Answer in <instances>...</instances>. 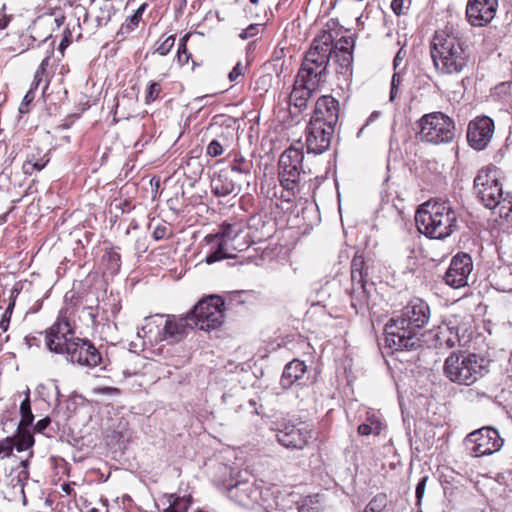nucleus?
Here are the masks:
<instances>
[{
  "label": "nucleus",
  "instance_id": "obj_1",
  "mask_svg": "<svg viewBox=\"0 0 512 512\" xmlns=\"http://www.w3.org/2000/svg\"><path fill=\"white\" fill-rule=\"evenodd\" d=\"M430 308L426 302L416 298L411 300L401 314L386 324V344L395 350H410L418 343V331L427 325Z\"/></svg>",
  "mask_w": 512,
  "mask_h": 512
},
{
  "label": "nucleus",
  "instance_id": "obj_2",
  "mask_svg": "<svg viewBox=\"0 0 512 512\" xmlns=\"http://www.w3.org/2000/svg\"><path fill=\"white\" fill-rule=\"evenodd\" d=\"M431 57L434 67L441 74L460 73L469 60L468 47L455 33L437 31L431 42Z\"/></svg>",
  "mask_w": 512,
  "mask_h": 512
},
{
  "label": "nucleus",
  "instance_id": "obj_3",
  "mask_svg": "<svg viewBox=\"0 0 512 512\" xmlns=\"http://www.w3.org/2000/svg\"><path fill=\"white\" fill-rule=\"evenodd\" d=\"M415 222L420 233L444 239L457 229V214L449 201H427L419 206Z\"/></svg>",
  "mask_w": 512,
  "mask_h": 512
},
{
  "label": "nucleus",
  "instance_id": "obj_4",
  "mask_svg": "<svg viewBox=\"0 0 512 512\" xmlns=\"http://www.w3.org/2000/svg\"><path fill=\"white\" fill-rule=\"evenodd\" d=\"M332 45L333 36L330 32H323L313 40L296 77L301 83L319 87L325 81Z\"/></svg>",
  "mask_w": 512,
  "mask_h": 512
},
{
  "label": "nucleus",
  "instance_id": "obj_5",
  "mask_svg": "<svg viewBox=\"0 0 512 512\" xmlns=\"http://www.w3.org/2000/svg\"><path fill=\"white\" fill-rule=\"evenodd\" d=\"M488 360L475 353H451L444 363V375L453 383L472 385L488 373Z\"/></svg>",
  "mask_w": 512,
  "mask_h": 512
},
{
  "label": "nucleus",
  "instance_id": "obj_6",
  "mask_svg": "<svg viewBox=\"0 0 512 512\" xmlns=\"http://www.w3.org/2000/svg\"><path fill=\"white\" fill-rule=\"evenodd\" d=\"M205 247L207 264L217 261L233 258L236 252L244 251L248 248L247 242L241 235L240 229L236 225L223 224L215 234L205 237Z\"/></svg>",
  "mask_w": 512,
  "mask_h": 512
},
{
  "label": "nucleus",
  "instance_id": "obj_7",
  "mask_svg": "<svg viewBox=\"0 0 512 512\" xmlns=\"http://www.w3.org/2000/svg\"><path fill=\"white\" fill-rule=\"evenodd\" d=\"M303 159L302 149L295 145L290 146L280 155L278 177L286 192L281 197L286 198L287 201L300 192V182L306 173L303 168Z\"/></svg>",
  "mask_w": 512,
  "mask_h": 512
},
{
  "label": "nucleus",
  "instance_id": "obj_8",
  "mask_svg": "<svg viewBox=\"0 0 512 512\" xmlns=\"http://www.w3.org/2000/svg\"><path fill=\"white\" fill-rule=\"evenodd\" d=\"M418 126L421 140L432 144L451 142L455 135L454 121L442 112L423 115Z\"/></svg>",
  "mask_w": 512,
  "mask_h": 512
},
{
  "label": "nucleus",
  "instance_id": "obj_9",
  "mask_svg": "<svg viewBox=\"0 0 512 512\" xmlns=\"http://www.w3.org/2000/svg\"><path fill=\"white\" fill-rule=\"evenodd\" d=\"M224 301L219 296H210L199 301L187 315L191 328L211 331L220 327L224 320Z\"/></svg>",
  "mask_w": 512,
  "mask_h": 512
},
{
  "label": "nucleus",
  "instance_id": "obj_10",
  "mask_svg": "<svg viewBox=\"0 0 512 512\" xmlns=\"http://www.w3.org/2000/svg\"><path fill=\"white\" fill-rule=\"evenodd\" d=\"M474 189L477 197L487 208L497 206L499 200L504 196L495 167L479 170L474 179Z\"/></svg>",
  "mask_w": 512,
  "mask_h": 512
},
{
  "label": "nucleus",
  "instance_id": "obj_11",
  "mask_svg": "<svg viewBox=\"0 0 512 512\" xmlns=\"http://www.w3.org/2000/svg\"><path fill=\"white\" fill-rule=\"evenodd\" d=\"M469 317L452 315L446 322L438 326L435 338L440 346L453 348L457 344L464 346L468 341V332L470 330Z\"/></svg>",
  "mask_w": 512,
  "mask_h": 512
},
{
  "label": "nucleus",
  "instance_id": "obj_12",
  "mask_svg": "<svg viewBox=\"0 0 512 512\" xmlns=\"http://www.w3.org/2000/svg\"><path fill=\"white\" fill-rule=\"evenodd\" d=\"M465 443L475 457H481L499 451L503 439L494 428L483 427L470 433Z\"/></svg>",
  "mask_w": 512,
  "mask_h": 512
},
{
  "label": "nucleus",
  "instance_id": "obj_13",
  "mask_svg": "<svg viewBox=\"0 0 512 512\" xmlns=\"http://www.w3.org/2000/svg\"><path fill=\"white\" fill-rule=\"evenodd\" d=\"M78 337L65 318H59L47 331H46V346L50 351L58 354H65L67 348L75 342Z\"/></svg>",
  "mask_w": 512,
  "mask_h": 512
},
{
  "label": "nucleus",
  "instance_id": "obj_14",
  "mask_svg": "<svg viewBox=\"0 0 512 512\" xmlns=\"http://www.w3.org/2000/svg\"><path fill=\"white\" fill-rule=\"evenodd\" d=\"M69 345L64 355L71 363L90 368L100 364L101 355L90 341L78 337L74 343Z\"/></svg>",
  "mask_w": 512,
  "mask_h": 512
},
{
  "label": "nucleus",
  "instance_id": "obj_15",
  "mask_svg": "<svg viewBox=\"0 0 512 512\" xmlns=\"http://www.w3.org/2000/svg\"><path fill=\"white\" fill-rule=\"evenodd\" d=\"M472 270L473 262L470 255L466 253L457 254L452 258L445 273V283L455 289L464 287L468 285Z\"/></svg>",
  "mask_w": 512,
  "mask_h": 512
},
{
  "label": "nucleus",
  "instance_id": "obj_16",
  "mask_svg": "<svg viewBox=\"0 0 512 512\" xmlns=\"http://www.w3.org/2000/svg\"><path fill=\"white\" fill-rule=\"evenodd\" d=\"M493 134V120L487 116L476 117L468 125L467 141L473 149L481 151L488 146Z\"/></svg>",
  "mask_w": 512,
  "mask_h": 512
},
{
  "label": "nucleus",
  "instance_id": "obj_17",
  "mask_svg": "<svg viewBox=\"0 0 512 512\" xmlns=\"http://www.w3.org/2000/svg\"><path fill=\"white\" fill-rule=\"evenodd\" d=\"M335 127L326 126L317 121L310 120L307 127L306 146L308 153L322 154L331 143Z\"/></svg>",
  "mask_w": 512,
  "mask_h": 512
},
{
  "label": "nucleus",
  "instance_id": "obj_18",
  "mask_svg": "<svg viewBox=\"0 0 512 512\" xmlns=\"http://www.w3.org/2000/svg\"><path fill=\"white\" fill-rule=\"evenodd\" d=\"M498 0H470L466 7V16L472 26L482 27L495 17Z\"/></svg>",
  "mask_w": 512,
  "mask_h": 512
},
{
  "label": "nucleus",
  "instance_id": "obj_19",
  "mask_svg": "<svg viewBox=\"0 0 512 512\" xmlns=\"http://www.w3.org/2000/svg\"><path fill=\"white\" fill-rule=\"evenodd\" d=\"M312 437V431L305 425H285L276 434L277 441L288 449H303Z\"/></svg>",
  "mask_w": 512,
  "mask_h": 512
},
{
  "label": "nucleus",
  "instance_id": "obj_20",
  "mask_svg": "<svg viewBox=\"0 0 512 512\" xmlns=\"http://www.w3.org/2000/svg\"><path fill=\"white\" fill-rule=\"evenodd\" d=\"M339 118V102L330 95L318 98L311 120L335 127Z\"/></svg>",
  "mask_w": 512,
  "mask_h": 512
},
{
  "label": "nucleus",
  "instance_id": "obj_21",
  "mask_svg": "<svg viewBox=\"0 0 512 512\" xmlns=\"http://www.w3.org/2000/svg\"><path fill=\"white\" fill-rule=\"evenodd\" d=\"M234 173L223 169L215 174L211 180L212 192L217 196H228L238 194L241 190L242 181L236 178Z\"/></svg>",
  "mask_w": 512,
  "mask_h": 512
},
{
  "label": "nucleus",
  "instance_id": "obj_22",
  "mask_svg": "<svg viewBox=\"0 0 512 512\" xmlns=\"http://www.w3.org/2000/svg\"><path fill=\"white\" fill-rule=\"evenodd\" d=\"M259 489L250 481H239L227 487L228 497L240 506H249L259 497Z\"/></svg>",
  "mask_w": 512,
  "mask_h": 512
},
{
  "label": "nucleus",
  "instance_id": "obj_23",
  "mask_svg": "<svg viewBox=\"0 0 512 512\" xmlns=\"http://www.w3.org/2000/svg\"><path fill=\"white\" fill-rule=\"evenodd\" d=\"M187 327L191 328V323L187 316L185 318H177L175 316L163 315L164 341L171 344L179 342L186 335Z\"/></svg>",
  "mask_w": 512,
  "mask_h": 512
},
{
  "label": "nucleus",
  "instance_id": "obj_24",
  "mask_svg": "<svg viewBox=\"0 0 512 512\" xmlns=\"http://www.w3.org/2000/svg\"><path fill=\"white\" fill-rule=\"evenodd\" d=\"M163 315H155L145 319V324L137 331V336L150 344L164 341Z\"/></svg>",
  "mask_w": 512,
  "mask_h": 512
},
{
  "label": "nucleus",
  "instance_id": "obj_25",
  "mask_svg": "<svg viewBox=\"0 0 512 512\" xmlns=\"http://www.w3.org/2000/svg\"><path fill=\"white\" fill-rule=\"evenodd\" d=\"M306 372V365L303 361H300L298 359H294L291 362H289L283 371L282 377H281V385L284 388L290 387L294 382L301 379Z\"/></svg>",
  "mask_w": 512,
  "mask_h": 512
},
{
  "label": "nucleus",
  "instance_id": "obj_26",
  "mask_svg": "<svg viewBox=\"0 0 512 512\" xmlns=\"http://www.w3.org/2000/svg\"><path fill=\"white\" fill-rule=\"evenodd\" d=\"M318 87L308 86L307 83H301L296 78L293 90L290 93V103L294 104L298 108L306 107L307 101L311 97L312 93L317 90Z\"/></svg>",
  "mask_w": 512,
  "mask_h": 512
},
{
  "label": "nucleus",
  "instance_id": "obj_27",
  "mask_svg": "<svg viewBox=\"0 0 512 512\" xmlns=\"http://www.w3.org/2000/svg\"><path fill=\"white\" fill-rule=\"evenodd\" d=\"M383 424L380 417L375 413H367L365 422L358 426V433L361 436L379 435Z\"/></svg>",
  "mask_w": 512,
  "mask_h": 512
},
{
  "label": "nucleus",
  "instance_id": "obj_28",
  "mask_svg": "<svg viewBox=\"0 0 512 512\" xmlns=\"http://www.w3.org/2000/svg\"><path fill=\"white\" fill-rule=\"evenodd\" d=\"M251 163L242 156H236L230 165L229 172L234 173L233 175L241 179L242 182L247 181L250 175Z\"/></svg>",
  "mask_w": 512,
  "mask_h": 512
},
{
  "label": "nucleus",
  "instance_id": "obj_29",
  "mask_svg": "<svg viewBox=\"0 0 512 512\" xmlns=\"http://www.w3.org/2000/svg\"><path fill=\"white\" fill-rule=\"evenodd\" d=\"M168 507L164 512H187L191 503L192 496L184 495L182 497L171 494L168 496Z\"/></svg>",
  "mask_w": 512,
  "mask_h": 512
},
{
  "label": "nucleus",
  "instance_id": "obj_30",
  "mask_svg": "<svg viewBox=\"0 0 512 512\" xmlns=\"http://www.w3.org/2000/svg\"><path fill=\"white\" fill-rule=\"evenodd\" d=\"M12 438L15 441L14 447L19 452L26 451V450L30 449L34 444L33 435L27 429V427H19L18 426L17 433Z\"/></svg>",
  "mask_w": 512,
  "mask_h": 512
},
{
  "label": "nucleus",
  "instance_id": "obj_31",
  "mask_svg": "<svg viewBox=\"0 0 512 512\" xmlns=\"http://www.w3.org/2000/svg\"><path fill=\"white\" fill-rule=\"evenodd\" d=\"M25 394V399L20 404L21 420L18 425L19 427H29L34 420V416L31 410L29 389L26 390Z\"/></svg>",
  "mask_w": 512,
  "mask_h": 512
},
{
  "label": "nucleus",
  "instance_id": "obj_32",
  "mask_svg": "<svg viewBox=\"0 0 512 512\" xmlns=\"http://www.w3.org/2000/svg\"><path fill=\"white\" fill-rule=\"evenodd\" d=\"M491 209L495 210L500 218L512 221V195L507 193L499 200V204Z\"/></svg>",
  "mask_w": 512,
  "mask_h": 512
},
{
  "label": "nucleus",
  "instance_id": "obj_33",
  "mask_svg": "<svg viewBox=\"0 0 512 512\" xmlns=\"http://www.w3.org/2000/svg\"><path fill=\"white\" fill-rule=\"evenodd\" d=\"M104 261H106L107 269L111 274H116L119 271L121 266V257L117 251L110 249L104 256Z\"/></svg>",
  "mask_w": 512,
  "mask_h": 512
},
{
  "label": "nucleus",
  "instance_id": "obj_34",
  "mask_svg": "<svg viewBox=\"0 0 512 512\" xmlns=\"http://www.w3.org/2000/svg\"><path fill=\"white\" fill-rule=\"evenodd\" d=\"M217 143H220L222 147L228 149L232 146L234 140V130L231 128H226L220 134H218L214 139Z\"/></svg>",
  "mask_w": 512,
  "mask_h": 512
},
{
  "label": "nucleus",
  "instance_id": "obj_35",
  "mask_svg": "<svg viewBox=\"0 0 512 512\" xmlns=\"http://www.w3.org/2000/svg\"><path fill=\"white\" fill-rule=\"evenodd\" d=\"M189 39V34H185L179 42L178 45V51H177V57L178 61L181 65H185L188 63L190 54L187 52V41Z\"/></svg>",
  "mask_w": 512,
  "mask_h": 512
},
{
  "label": "nucleus",
  "instance_id": "obj_36",
  "mask_svg": "<svg viewBox=\"0 0 512 512\" xmlns=\"http://www.w3.org/2000/svg\"><path fill=\"white\" fill-rule=\"evenodd\" d=\"M175 43V36L170 35L157 43L156 52L162 56L168 54Z\"/></svg>",
  "mask_w": 512,
  "mask_h": 512
},
{
  "label": "nucleus",
  "instance_id": "obj_37",
  "mask_svg": "<svg viewBox=\"0 0 512 512\" xmlns=\"http://www.w3.org/2000/svg\"><path fill=\"white\" fill-rule=\"evenodd\" d=\"M299 512H318L319 507L315 497H307L301 501L298 508Z\"/></svg>",
  "mask_w": 512,
  "mask_h": 512
},
{
  "label": "nucleus",
  "instance_id": "obj_38",
  "mask_svg": "<svg viewBox=\"0 0 512 512\" xmlns=\"http://www.w3.org/2000/svg\"><path fill=\"white\" fill-rule=\"evenodd\" d=\"M15 445V441L12 437H6L2 440H0V456L1 457H9L12 452Z\"/></svg>",
  "mask_w": 512,
  "mask_h": 512
},
{
  "label": "nucleus",
  "instance_id": "obj_39",
  "mask_svg": "<svg viewBox=\"0 0 512 512\" xmlns=\"http://www.w3.org/2000/svg\"><path fill=\"white\" fill-rule=\"evenodd\" d=\"M367 506L371 512H381L386 506V497L382 494L376 495Z\"/></svg>",
  "mask_w": 512,
  "mask_h": 512
},
{
  "label": "nucleus",
  "instance_id": "obj_40",
  "mask_svg": "<svg viewBox=\"0 0 512 512\" xmlns=\"http://www.w3.org/2000/svg\"><path fill=\"white\" fill-rule=\"evenodd\" d=\"M161 92V87L158 82H151L146 92V103L149 104L157 99Z\"/></svg>",
  "mask_w": 512,
  "mask_h": 512
},
{
  "label": "nucleus",
  "instance_id": "obj_41",
  "mask_svg": "<svg viewBox=\"0 0 512 512\" xmlns=\"http://www.w3.org/2000/svg\"><path fill=\"white\" fill-rule=\"evenodd\" d=\"M19 466L21 467V470L17 475V484L21 486V490L23 491L24 482L29 478L28 459L21 460Z\"/></svg>",
  "mask_w": 512,
  "mask_h": 512
},
{
  "label": "nucleus",
  "instance_id": "obj_42",
  "mask_svg": "<svg viewBox=\"0 0 512 512\" xmlns=\"http://www.w3.org/2000/svg\"><path fill=\"white\" fill-rule=\"evenodd\" d=\"M145 9V5H142L140 6L135 12L133 15H131L128 20H127V23H126V28L129 29V30H133L139 23L141 17H142V14H143V11Z\"/></svg>",
  "mask_w": 512,
  "mask_h": 512
},
{
  "label": "nucleus",
  "instance_id": "obj_43",
  "mask_svg": "<svg viewBox=\"0 0 512 512\" xmlns=\"http://www.w3.org/2000/svg\"><path fill=\"white\" fill-rule=\"evenodd\" d=\"M401 83L402 76L400 72H395L391 80L390 101H394V99L396 98Z\"/></svg>",
  "mask_w": 512,
  "mask_h": 512
},
{
  "label": "nucleus",
  "instance_id": "obj_44",
  "mask_svg": "<svg viewBox=\"0 0 512 512\" xmlns=\"http://www.w3.org/2000/svg\"><path fill=\"white\" fill-rule=\"evenodd\" d=\"M112 5L106 2L101 8V15L97 16L98 25L106 24L111 18Z\"/></svg>",
  "mask_w": 512,
  "mask_h": 512
},
{
  "label": "nucleus",
  "instance_id": "obj_45",
  "mask_svg": "<svg viewBox=\"0 0 512 512\" xmlns=\"http://www.w3.org/2000/svg\"><path fill=\"white\" fill-rule=\"evenodd\" d=\"M226 149L220 143L212 140L206 147V153L210 157H217L223 154Z\"/></svg>",
  "mask_w": 512,
  "mask_h": 512
},
{
  "label": "nucleus",
  "instance_id": "obj_46",
  "mask_svg": "<svg viewBox=\"0 0 512 512\" xmlns=\"http://www.w3.org/2000/svg\"><path fill=\"white\" fill-rule=\"evenodd\" d=\"M13 307H14V302H12L8 305L7 309L5 310V312L2 315V318L0 320V329L2 331H6L9 327Z\"/></svg>",
  "mask_w": 512,
  "mask_h": 512
},
{
  "label": "nucleus",
  "instance_id": "obj_47",
  "mask_svg": "<svg viewBox=\"0 0 512 512\" xmlns=\"http://www.w3.org/2000/svg\"><path fill=\"white\" fill-rule=\"evenodd\" d=\"M428 480V477L425 476L423 477L419 483L417 484L416 486V491H415V494H416V498H417V502L420 503V501L422 500L423 496H424V493H425V487H426V482Z\"/></svg>",
  "mask_w": 512,
  "mask_h": 512
},
{
  "label": "nucleus",
  "instance_id": "obj_48",
  "mask_svg": "<svg viewBox=\"0 0 512 512\" xmlns=\"http://www.w3.org/2000/svg\"><path fill=\"white\" fill-rule=\"evenodd\" d=\"M167 232H168V229L165 225H158L153 230L152 237L157 241L162 240L166 237Z\"/></svg>",
  "mask_w": 512,
  "mask_h": 512
},
{
  "label": "nucleus",
  "instance_id": "obj_49",
  "mask_svg": "<svg viewBox=\"0 0 512 512\" xmlns=\"http://www.w3.org/2000/svg\"><path fill=\"white\" fill-rule=\"evenodd\" d=\"M33 99H34V93H33L32 89H31L30 91H28V92L26 93V95H25V96H24V98H23V101H22V103H21V105H20V107H19V111H20V113H25V112H27V106H28V104H29L30 102H32V101H33Z\"/></svg>",
  "mask_w": 512,
  "mask_h": 512
},
{
  "label": "nucleus",
  "instance_id": "obj_50",
  "mask_svg": "<svg viewBox=\"0 0 512 512\" xmlns=\"http://www.w3.org/2000/svg\"><path fill=\"white\" fill-rule=\"evenodd\" d=\"M243 74V67L241 66V63H237L233 69L230 71L228 77L230 81L234 82L237 81V79Z\"/></svg>",
  "mask_w": 512,
  "mask_h": 512
},
{
  "label": "nucleus",
  "instance_id": "obj_51",
  "mask_svg": "<svg viewBox=\"0 0 512 512\" xmlns=\"http://www.w3.org/2000/svg\"><path fill=\"white\" fill-rule=\"evenodd\" d=\"M391 9L393 12L400 16L404 14V0H392Z\"/></svg>",
  "mask_w": 512,
  "mask_h": 512
},
{
  "label": "nucleus",
  "instance_id": "obj_52",
  "mask_svg": "<svg viewBox=\"0 0 512 512\" xmlns=\"http://www.w3.org/2000/svg\"><path fill=\"white\" fill-rule=\"evenodd\" d=\"M258 33V25H250L248 28L240 33L242 39H248L255 36Z\"/></svg>",
  "mask_w": 512,
  "mask_h": 512
},
{
  "label": "nucleus",
  "instance_id": "obj_53",
  "mask_svg": "<svg viewBox=\"0 0 512 512\" xmlns=\"http://www.w3.org/2000/svg\"><path fill=\"white\" fill-rule=\"evenodd\" d=\"M32 165L35 168V171H41L48 163V159L45 157L36 159L35 157H32Z\"/></svg>",
  "mask_w": 512,
  "mask_h": 512
},
{
  "label": "nucleus",
  "instance_id": "obj_54",
  "mask_svg": "<svg viewBox=\"0 0 512 512\" xmlns=\"http://www.w3.org/2000/svg\"><path fill=\"white\" fill-rule=\"evenodd\" d=\"M23 173L26 175H32L35 172V168L32 165V159L28 158L22 165Z\"/></svg>",
  "mask_w": 512,
  "mask_h": 512
},
{
  "label": "nucleus",
  "instance_id": "obj_55",
  "mask_svg": "<svg viewBox=\"0 0 512 512\" xmlns=\"http://www.w3.org/2000/svg\"><path fill=\"white\" fill-rule=\"evenodd\" d=\"M50 424V419L48 417L46 418H43L41 420H39L36 425H35V429L38 431V432H42L43 430H45L48 425Z\"/></svg>",
  "mask_w": 512,
  "mask_h": 512
},
{
  "label": "nucleus",
  "instance_id": "obj_56",
  "mask_svg": "<svg viewBox=\"0 0 512 512\" xmlns=\"http://www.w3.org/2000/svg\"><path fill=\"white\" fill-rule=\"evenodd\" d=\"M11 21V16L5 13L0 14V30L5 29Z\"/></svg>",
  "mask_w": 512,
  "mask_h": 512
},
{
  "label": "nucleus",
  "instance_id": "obj_57",
  "mask_svg": "<svg viewBox=\"0 0 512 512\" xmlns=\"http://www.w3.org/2000/svg\"><path fill=\"white\" fill-rule=\"evenodd\" d=\"M44 71H41L40 68H38V70L36 71L35 73V77H34V82H35V88H37L39 82H40V77L41 75L43 74Z\"/></svg>",
  "mask_w": 512,
  "mask_h": 512
},
{
  "label": "nucleus",
  "instance_id": "obj_58",
  "mask_svg": "<svg viewBox=\"0 0 512 512\" xmlns=\"http://www.w3.org/2000/svg\"><path fill=\"white\" fill-rule=\"evenodd\" d=\"M402 60H403V58L401 57V51H399V52L397 53V55L395 56V58H394V62H393V64H394V68H395V69L400 65V63L402 62Z\"/></svg>",
  "mask_w": 512,
  "mask_h": 512
},
{
  "label": "nucleus",
  "instance_id": "obj_59",
  "mask_svg": "<svg viewBox=\"0 0 512 512\" xmlns=\"http://www.w3.org/2000/svg\"><path fill=\"white\" fill-rule=\"evenodd\" d=\"M54 21L56 23V26L57 27H60L63 22H64V16L63 15H57L55 18H54Z\"/></svg>",
  "mask_w": 512,
  "mask_h": 512
},
{
  "label": "nucleus",
  "instance_id": "obj_60",
  "mask_svg": "<svg viewBox=\"0 0 512 512\" xmlns=\"http://www.w3.org/2000/svg\"><path fill=\"white\" fill-rule=\"evenodd\" d=\"M378 117H379V112H377V111L373 112V113L369 116V118H368V120H367V123H366V124L368 125L370 122H372L373 120H375V119H376V118H378Z\"/></svg>",
  "mask_w": 512,
  "mask_h": 512
},
{
  "label": "nucleus",
  "instance_id": "obj_61",
  "mask_svg": "<svg viewBox=\"0 0 512 512\" xmlns=\"http://www.w3.org/2000/svg\"><path fill=\"white\" fill-rule=\"evenodd\" d=\"M343 52H344V54H345V58H344V60H345L346 62H348V63H349V62L351 61V59H352V55H351V53H350V52H348L347 50H344Z\"/></svg>",
  "mask_w": 512,
  "mask_h": 512
},
{
  "label": "nucleus",
  "instance_id": "obj_62",
  "mask_svg": "<svg viewBox=\"0 0 512 512\" xmlns=\"http://www.w3.org/2000/svg\"><path fill=\"white\" fill-rule=\"evenodd\" d=\"M349 2L356 3L359 8L363 7L365 0H348Z\"/></svg>",
  "mask_w": 512,
  "mask_h": 512
},
{
  "label": "nucleus",
  "instance_id": "obj_63",
  "mask_svg": "<svg viewBox=\"0 0 512 512\" xmlns=\"http://www.w3.org/2000/svg\"><path fill=\"white\" fill-rule=\"evenodd\" d=\"M47 64H48V58H45V59L41 62L40 67H39V68L41 69V71H45V66H46Z\"/></svg>",
  "mask_w": 512,
  "mask_h": 512
},
{
  "label": "nucleus",
  "instance_id": "obj_64",
  "mask_svg": "<svg viewBox=\"0 0 512 512\" xmlns=\"http://www.w3.org/2000/svg\"><path fill=\"white\" fill-rule=\"evenodd\" d=\"M363 512H371V510L368 509V506H366V508L364 509Z\"/></svg>",
  "mask_w": 512,
  "mask_h": 512
}]
</instances>
